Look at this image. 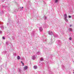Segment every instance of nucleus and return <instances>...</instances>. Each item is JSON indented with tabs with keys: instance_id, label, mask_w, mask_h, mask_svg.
Returning a JSON list of instances; mask_svg holds the SVG:
<instances>
[{
	"instance_id": "nucleus-29",
	"label": "nucleus",
	"mask_w": 74,
	"mask_h": 74,
	"mask_svg": "<svg viewBox=\"0 0 74 74\" xmlns=\"http://www.w3.org/2000/svg\"><path fill=\"white\" fill-rule=\"evenodd\" d=\"M7 26H8V23H7Z\"/></svg>"
},
{
	"instance_id": "nucleus-27",
	"label": "nucleus",
	"mask_w": 74,
	"mask_h": 74,
	"mask_svg": "<svg viewBox=\"0 0 74 74\" xmlns=\"http://www.w3.org/2000/svg\"><path fill=\"white\" fill-rule=\"evenodd\" d=\"M22 64H23V66H24V64L23 63H22Z\"/></svg>"
},
{
	"instance_id": "nucleus-6",
	"label": "nucleus",
	"mask_w": 74,
	"mask_h": 74,
	"mask_svg": "<svg viewBox=\"0 0 74 74\" xmlns=\"http://www.w3.org/2000/svg\"><path fill=\"white\" fill-rule=\"evenodd\" d=\"M27 69V66H25L24 67V68L23 69V70H26V69Z\"/></svg>"
},
{
	"instance_id": "nucleus-30",
	"label": "nucleus",
	"mask_w": 74,
	"mask_h": 74,
	"mask_svg": "<svg viewBox=\"0 0 74 74\" xmlns=\"http://www.w3.org/2000/svg\"><path fill=\"white\" fill-rule=\"evenodd\" d=\"M4 6H2V8H4Z\"/></svg>"
},
{
	"instance_id": "nucleus-5",
	"label": "nucleus",
	"mask_w": 74,
	"mask_h": 74,
	"mask_svg": "<svg viewBox=\"0 0 74 74\" xmlns=\"http://www.w3.org/2000/svg\"><path fill=\"white\" fill-rule=\"evenodd\" d=\"M36 57L35 56H34L32 57V59L33 60H34L35 59H36Z\"/></svg>"
},
{
	"instance_id": "nucleus-20",
	"label": "nucleus",
	"mask_w": 74,
	"mask_h": 74,
	"mask_svg": "<svg viewBox=\"0 0 74 74\" xmlns=\"http://www.w3.org/2000/svg\"><path fill=\"white\" fill-rule=\"evenodd\" d=\"M62 68L63 69L64 68V66H63V65H62Z\"/></svg>"
},
{
	"instance_id": "nucleus-12",
	"label": "nucleus",
	"mask_w": 74,
	"mask_h": 74,
	"mask_svg": "<svg viewBox=\"0 0 74 74\" xmlns=\"http://www.w3.org/2000/svg\"><path fill=\"white\" fill-rule=\"evenodd\" d=\"M6 44L8 45L9 44V42L8 41H6L5 43Z\"/></svg>"
},
{
	"instance_id": "nucleus-2",
	"label": "nucleus",
	"mask_w": 74,
	"mask_h": 74,
	"mask_svg": "<svg viewBox=\"0 0 74 74\" xmlns=\"http://www.w3.org/2000/svg\"><path fill=\"white\" fill-rule=\"evenodd\" d=\"M48 33L49 35H52L53 34V32H52L51 31H49L48 32Z\"/></svg>"
},
{
	"instance_id": "nucleus-34",
	"label": "nucleus",
	"mask_w": 74,
	"mask_h": 74,
	"mask_svg": "<svg viewBox=\"0 0 74 74\" xmlns=\"http://www.w3.org/2000/svg\"><path fill=\"white\" fill-rule=\"evenodd\" d=\"M22 8H23V7H22Z\"/></svg>"
},
{
	"instance_id": "nucleus-23",
	"label": "nucleus",
	"mask_w": 74,
	"mask_h": 74,
	"mask_svg": "<svg viewBox=\"0 0 74 74\" xmlns=\"http://www.w3.org/2000/svg\"><path fill=\"white\" fill-rule=\"evenodd\" d=\"M2 39H3V40H4L5 39V37H2Z\"/></svg>"
},
{
	"instance_id": "nucleus-9",
	"label": "nucleus",
	"mask_w": 74,
	"mask_h": 74,
	"mask_svg": "<svg viewBox=\"0 0 74 74\" xmlns=\"http://www.w3.org/2000/svg\"><path fill=\"white\" fill-rule=\"evenodd\" d=\"M22 71V69H21V68H18V71L19 72H20V73H21Z\"/></svg>"
},
{
	"instance_id": "nucleus-10",
	"label": "nucleus",
	"mask_w": 74,
	"mask_h": 74,
	"mask_svg": "<svg viewBox=\"0 0 74 74\" xmlns=\"http://www.w3.org/2000/svg\"><path fill=\"white\" fill-rule=\"evenodd\" d=\"M42 30L43 29H42V27H39V30L40 31V32H42Z\"/></svg>"
},
{
	"instance_id": "nucleus-15",
	"label": "nucleus",
	"mask_w": 74,
	"mask_h": 74,
	"mask_svg": "<svg viewBox=\"0 0 74 74\" xmlns=\"http://www.w3.org/2000/svg\"><path fill=\"white\" fill-rule=\"evenodd\" d=\"M58 1V0H55V3H57Z\"/></svg>"
},
{
	"instance_id": "nucleus-16",
	"label": "nucleus",
	"mask_w": 74,
	"mask_h": 74,
	"mask_svg": "<svg viewBox=\"0 0 74 74\" xmlns=\"http://www.w3.org/2000/svg\"><path fill=\"white\" fill-rule=\"evenodd\" d=\"M36 54L37 55H39V54H40V52H38Z\"/></svg>"
},
{
	"instance_id": "nucleus-28",
	"label": "nucleus",
	"mask_w": 74,
	"mask_h": 74,
	"mask_svg": "<svg viewBox=\"0 0 74 74\" xmlns=\"http://www.w3.org/2000/svg\"><path fill=\"white\" fill-rule=\"evenodd\" d=\"M21 63H23V62H22V61H21Z\"/></svg>"
},
{
	"instance_id": "nucleus-4",
	"label": "nucleus",
	"mask_w": 74,
	"mask_h": 74,
	"mask_svg": "<svg viewBox=\"0 0 74 74\" xmlns=\"http://www.w3.org/2000/svg\"><path fill=\"white\" fill-rule=\"evenodd\" d=\"M6 53L7 51H4L3 52H2V55H4L6 54Z\"/></svg>"
},
{
	"instance_id": "nucleus-26",
	"label": "nucleus",
	"mask_w": 74,
	"mask_h": 74,
	"mask_svg": "<svg viewBox=\"0 0 74 74\" xmlns=\"http://www.w3.org/2000/svg\"><path fill=\"white\" fill-rule=\"evenodd\" d=\"M71 16H69V18H71Z\"/></svg>"
},
{
	"instance_id": "nucleus-14",
	"label": "nucleus",
	"mask_w": 74,
	"mask_h": 74,
	"mask_svg": "<svg viewBox=\"0 0 74 74\" xmlns=\"http://www.w3.org/2000/svg\"><path fill=\"white\" fill-rule=\"evenodd\" d=\"M17 59L18 60H19V59H20V57H19V56H18L17 57Z\"/></svg>"
},
{
	"instance_id": "nucleus-19",
	"label": "nucleus",
	"mask_w": 74,
	"mask_h": 74,
	"mask_svg": "<svg viewBox=\"0 0 74 74\" xmlns=\"http://www.w3.org/2000/svg\"><path fill=\"white\" fill-rule=\"evenodd\" d=\"M3 32H2V31H0V34H2V33Z\"/></svg>"
},
{
	"instance_id": "nucleus-7",
	"label": "nucleus",
	"mask_w": 74,
	"mask_h": 74,
	"mask_svg": "<svg viewBox=\"0 0 74 74\" xmlns=\"http://www.w3.org/2000/svg\"><path fill=\"white\" fill-rule=\"evenodd\" d=\"M0 28L1 29H4V26H3V25H1L0 26Z\"/></svg>"
},
{
	"instance_id": "nucleus-31",
	"label": "nucleus",
	"mask_w": 74,
	"mask_h": 74,
	"mask_svg": "<svg viewBox=\"0 0 74 74\" xmlns=\"http://www.w3.org/2000/svg\"><path fill=\"white\" fill-rule=\"evenodd\" d=\"M51 42H50V43H49V44H51Z\"/></svg>"
},
{
	"instance_id": "nucleus-1",
	"label": "nucleus",
	"mask_w": 74,
	"mask_h": 74,
	"mask_svg": "<svg viewBox=\"0 0 74 74\" xmlns=\"http://www.w3.org/2000/svg\"><path fill=\"white\" fill-rule=\"evenodd\" d=\"M57 42L59 46H61V44H62V42H61V41L60 40H58Z\"/></svg>"
},
{
	"instance_id": "nucleus-32",
	"label": "nucleus",
	"mask_w": 74,
	"mask_h": 74,
	"mask_svg": "<svg viewBox=\"0 0 74 74\" xmlns=\"http://www.w3.org/2000/svg\"><path fill=\"white\" fill-rule=\"evenodd\" d=\"M71 25H70V27H71Z\"/></svg>"
},
{
	"instance_id": "nucleus-35",
	"label": "nucleus",
	"mask_w": 74,
	"mask_h": 74,
	"mask_svg": "<svg viewBox=\"0 0 74 74\" xmlns=\"http://www.w3.org/2000/svg\"><path fill=\"white\" fill-rule=\"evenodd\" d=\"M32 36H33V34H32Z\"/></svg>"
},
{
	"instance_id": "nucleus-17",
	"label": "nucleus",
	"mask_w": 74,
	"mask_h": 74,
	"mask_svg": "<svg viewBox=\"0 0 74 74\" xmlns=\"http://www.w3.org/2000/svg\"><path fill=\"white\" fill-rule=\"evenodd\" d=\"M44 19L45 20H47V17H46V16H45L44 17Z\"/></svg>"
},
{
	"instance_id": "nucleus-11",
	"label": "nucleus",
	"mask_w": 74,
	"mask_h": 74,
	"mask_svg": "<svg viewBox=\"0 0 74 74\" xmlns=\"http://www.w3.org/2000/svg\"><path fill=\"white\" fill-rule=\"evenodd\" d=\"M34 69H37V66L36 65H35L34 66Z\"/></svg>"
},
{
	"instance_id": "nucleus-33",
	"label": "nucleus",
	"mask_w": 74,
	"mask_h": 74,
	"mask_svg": "<svg viewBox=\"0 0 74 74\" xmlns=\"http://www.w3.org/2000/svg\"><path fill=\"white\" fill-rule=\"evenodd\" d=\"M48 68H49V69H50V68H49V67H48Z\"/></svg>"
},
{
	"instance_id": "nucleus-21",
	"label": "nucleus",
	"mask_w": 74,
	"mask_h": 74,
	"mask_svg": "<svg viewBox=\"0 0 74 74\" xmlns=\"http://www.w3.org/2000/svg\"><path fill=\"white\" fill-rule=\"evenodd\" d=\"M64 19L65 20V14H64Z\"/></svg>"
},
{
	"instance_id": "nucleus-36",
	"label": "nucleus",
	"mask_w": 74,
	"mask_h": 74,
	"mask_svg": "<svg viewBox=\"0 0 74 74\" xmlns=\"http://www.w3.org/2000/svg\"><path fill=\"white\" fill-rule=\"evenodd\" d=\"M73 74H74V72H73Z\"/></svg>"
},
{
	"instance_id": "nucleus-25",
	"label": "nucleus",
	"mask_w": 74,
	"mask_h": 74,
	"mask_svg": "<svg viewBox=\"0 0 74 74\" xmlns=\"http://www.w3.org/2000/svg\"><path fill=\"white\" fill-rule=\"evenodd\" d=\"M1 58L0 57V63L1 62Z\"/></svg>"
},
{
	"instance_id": "nucleus-3",
	"label": "nucleus",
	"mask_w": 74,
	"mask_h": 74,
	"mask_svg": "<svg viewBox=\"0 0 74 74\" xmlns=\"http://www.w3.org/2000/svg\"><path fill=\"white\" fill-rule=\"evenodd\" d=\"M67 18V15H66V14H65V20L66 22H69V21H68V20L67 19H66V18Z\"/></svg>"
},
{
	"instance_id": "nucleus-8",
	"label": "nucleus",
	"mask_w": 74,
	"mask_h": 74,
	"mask_svg": "<svg viewBox=\"0 0 74 74\" xmlns=\"http://www.w3.org/2000/svg\"><path fill=\"white\" fill-rule=\"evenodd\" d=\"M54 37H55V38L56 37H58V35L57 34H56L54 35Z\"/></svg>"
},
{
	"instance_id": "nucleus-13",
	"label": "nucleus",
	"mask_w": 74,
	"mask_h": 74,
	"mask_svg": "<svg viewBox=\"0 0 74 74\" xmlns=\"http://www.w3.org/2000/svg\"><path fill=\"white\" fill-rule=\"evenodd\" d=\"M40 61H43L44 60V59H43L42 58H41V59H40Z\"/></svg>"
},
{
	"instance_id": "nucleus-18",
	"label": "nucleus",
	"mask_w": 74,
	"mask_h": 74,
	"mask_svg": "<svg viewBox=\"0 0 74 74\" xmlns=\"http://www.w3.org/2000/svg\"><path fill=\"white\" fill-rule=\"evenodd\" d=\"M69 30L70 31H71H71H72V28H70L69 29Z\"/></svg>"
},
{
	"instance_id": "nucleus-22",
	"label": "nucleus",
	"mask_w": 74,
	"mask_h": 74,
	"mask_svg": "<svg viewBox=\"0 0 74 74\" xmlns=\"http://www.w3.org/2000/svg\"><path fill=\"white\" fill-rule=\"evenodd\" d=\"M72 39V38L71 37L70 38H69V40H71V39Z\"/></svg>"
},
{
	"instance_id": "nucleus-24",
	"label": "nucleus",
	"mask_w": 74,
	"mask_h": 74,
	"mask_svg": "<svg viewBox=\"0 0 74 74\" xmlns=\"http://www.w3.org/2000/svg\"><path fill=\"white\" fill-rule=\"evenodd\" d=\"M4 1H5V0H2V2H4Z\"/></svg>"
}]
</instances>
